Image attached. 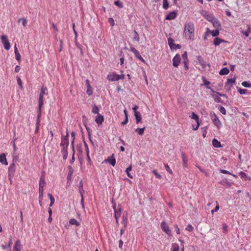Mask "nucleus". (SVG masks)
Listing matches in <instances>:
<instances>
[{
    "label": "nucleus",
    "instance_id": "1",
    "mask_svg": "<svg viewBox=\"0 0 251 251\" xmlns=\"http://www.w3.org/2000/svg\"><path fill=\"white\" fill-rule=\"evenodd\" d=\"M195 27L192 22H189L185 24L184 26V37L189 40L193 41L195 39Z\"/></svg>",
    "mask_w": 251,
    "mask_h": 251
},
{
    "label": "nucleus",
    "instance_id": "2",
    "mask_svg": "<svg viewBox=\"0 0 251 251\" xmlns=\"http://www.w3.org/2000/svg\"><path fill=\"white\" fill-rule=\"evenodd\" d=\"M210 117L213 124L216 126L218 128H220L222 126V125L215 113L213 112L211 113Z\"/></svg>",
    "mask_w": 251,
    "mask_h": 251
},
{
    "label": "nucleus",
    "instance_id": "3",
    "mask_svg": "<svg viewBox=\"0 0 251 251\" xmlns=\"http://www.w3.org/2000/svg\"><path fill=\"white\" fill-rule=\"evenodd\" d=\"M109 81H116L120 79H123L124 78V75H119L115 73L109 74L107 77Z\"/></svg>",
    "mask_w": 251,
    "mask_h": 251
},
{
    "label": "nucleus",
    "instance_id": "4",
    "mask_svg": "<svg viewBox=\"0 0 251 251\" xmlns=\"http://www.w3.org/2000/svg\"><path fill=\"white\" fill-rule=\"evenodd\" d=\"M69 133L67 132V134L66 136H63L61 137V142L60 143V146L62 147V149L68 148L69 146Z\"/></svg>",
    "mask_w": 251,
    "mask_h": 251
},
{
    "label": "nucleus",
    "instance_id": "5",
    "mask_svg": "<svg viewBox=\"0 0 251 251\" xmlns=\"http://www.w3.org/2000/svg\"><path fill=\"white\" fill-rule=\"evenodd\" d=\"M162 230L165 232L168 235H171V230H170L168 224L164 221L161 222L160 225Z\"/></svg>",
    "mask_w": 251,
    "mask_h": 251
},
{
    "label": "nucleus",
    "instance_id": "6",
    "mask_svg": "<svg viewBox=\"0 0 251 251\" xmlns=\"http://www.w3.org/2000/svg\"><path fill=\"white\" fill-rule=\"evenodd\" d=\"M1 42L3 44L4 49L6 50H9L10 48V45L8 41V40L7 37L5 35H2L1 36Z\"/></svg>",
    "mask_w": 251,
    "mask_h": 251
},
{
    "label": "nucleus",
    "instance_id": "7",
    "mask_svg": "<svg viewBox=\"0 0 251 251\" xmlns=\"http://www.w3.org/2000/svg\"><path fill=\"white\" fill-rule=\"evenodd\" d=\"M236 77H234L233 78H231L230 79H228L226 83L225 84L226 87H228V89L230 90L231 88L232 87L234 84L235 83Z\"/></svg>",
    "mask_w": 251,
    "mask_h": 251
},
{
    "label": "nucleus",
    "instance_id": "8",
    "mask_svg": "<svg viewBox=\"0 0 251 251\" xmlns=\"http://www.w3.org/2000/svg\"><path fill=\"white\" fill-rule=\"evenodd\" d=\"M180 56L178 54H176L173 59V65L174 67H177L180 61Z\"/></svg>",
    "mask_w": 251,
    "mask_h": 251
},
{
    "label": "nucleus",
    "instance_id": "9",
    "mask_svg": "<svg viewBox=\"0 0 251 251\" xmlns=\"http://www.w3.org/2000/svg\"><path fill=\"white\" fill-rule=\"evenodd\" d=\"M86 119V117L84 115V116H82L83 122L84 125V126H85V128L86 129V130H87V132L88 133L89 140L92 143H93L92 140H91V138H90V135H91V134L92 133V130H91V128L89 126H87V124H86V122H85Z\"/></svg>",
    "mask_w": 251,
    "mask_h": 251
},
{
    "label": "nucleus",
    "instance_id": "10",
    "mask_svg": "<svg viewBox=\"0 0 251 251\" xmlns=\"http://www.w3.org/2000/svg\"><path fill=\"white\" fill-rule=\"evenodd\" d=\"M191 118L195 120V121L197 123V126L195 128H193V130H196L198 129L199 126H200V123H199V116L196 114L195 113L192 112V115H191Z\"/></svg>",
    "mask_w": 251,
    "mask_h": 251
},
{
    "label": "nucleus",
    "instance_id": "11",
    "mask_svg": "<svg viewBox=\"0 0 251 251\" xmlns=\"http://www.w3.org/2000/svg\"><path fill=\"white\" fill-rule=\"evenodd\" d=\"M23 246L19 240H17L13 247V251H21Z\"/></svg>",
    "mask_w": 251,
    "mask_h": 251
},
{
    "label": "nucleus",
    "instance_id": "12",
    "mask_svg": "<svg viewBox=\"0 0 251 251\" xmlns=\"http://www.w3.org/2000/svg\"><path fill=\"white\" fill-rule=\"evenodd\" d=\"M46 181L44 175H42L40 177L39 184V189H44V187L46 185Z\"/></svg>",
    "mask_w": 251,
    "mask_h": 251
},
{
    "label": "nucleus",
    "instance_id": "13",
    "mask_svg": "<svg viewBox=\"0 0 251 251\" xmlns=\"http://www.w3.org/2000/svg\"><path fill=\"white\" fill-rule=\"evenodd\" d=\"M197 59L199 63V64L203 68H205L207 65L206 63L203 60L202 57L201 55H198L197 56ZM208 66H209V64H207Z\"/></svg>",
    "mask_w": 251,
    "mask_h": 251
},
{
    "label": "nucleus",
    "instance_id": "14",
    "mask_svg": "<svg viewBox=\"0 0 251 251\" xmlns=\"http://www.w3.org/2000/svg\"><path fill=\"white\" fill-rule=\"evenodd\" d=\"M44 96L43 95H39V98L38 100V111L40 112L42 107L44 104Z\"/></svg>",
    "mask_w": 251,
    "mask_h": 251
},
{
    "label": "nucleus",
    "instance_id": "15",
    "mask_svg": "<svg viewBox=\"0 0 251 251\" xmlns=\"http://www.w3.org/2000/svg\"><path fill=\"white\" fill-rule=\"evenodd\" d=\"M177 15V12L176 11H172L169 13L166 17V19L167 20H171L175 19Z\"/></svg>",
    "mask_w": 251,
    "mask_h": 251
},
{
    "label": "nucleus",
    "instance_id": "16",
    "mask_svg": "<svg viewBox=\"0 0 251 251\" xmlns=\"http://www.w3.org/2000/svg\"><path fill=\"white\" fill-rule=\"evenodd\" d=\"M104 121V117L100 113H98L96 117L95 121L98 124H101Z\"/></svg>",
    "mask_w": 251,
    "mask_h": 251
},
{
    "label": "nucleus",
    "instance_id": "17",
    "mask_svg": "<svg viewBox=\"0 0 251 251\" xmlns=\"http://www.w3.org/2000/svg\"><path fill=\"white\" fill-rule=\"evenodd\" d=\"M0 162L2 164L8 165V162H7L6 158V155L4 153H1L0 155Z\"/></svg>",
    "mask_w": 251,
    "mask_h": 251
},
{
    "label": "nucleus",
    "instance_id": "18",
    "mask_svg": "<svg viewBox=\"0 0 251 251\" xmlns=\"http://www.w3.org/2000/svg\"><path fill=\"white\" fill-rule=\"evenodd\" d=\"M203 16L207 21L210 22H212L215 18L212 14H209L206 12L203 15Z\"/></svg>",
    "mask_w": 251,
    "mask_h": 251
},
{
    "label": "nucleus",
    "instance_id": "19",
    "mask_svg": "<svg viewBox=\"0 0 251 251\" xmlns=\"http://www.w3.org/2000/svg\"><path fill=\"white\" fill-rule=\"evenodd\" d=\"M113 208L114 209V213H115L114 216H115V219H118L120 217V216H121V210L120 208L116 209L115 205L113 206Z\"/></svg>",
    "mask_w": 251,
    "mask_h": 251
},
{
    "label": "nucleus",
    "instance_id": "20",
    "mask_svg": "<svg viewBox=\"0 0 251 251\" xmlns=\"http://www.w3.org/2000/svg\"><path fill=\"white\" fill-rule=\"evenodd\" d=\"M86 85H87V94L89 95V96H90L92 94V93H93V91H92V87L89 83V81L88 80H86Z\"/></svg>",
    "mask_w": 251,
    "mask_h": 251
},
{
    "label": "nucleus",
    "instance_id": "21",
    "mask_svg": "<svg viewBox=\"0 0 251 251\" xmlns=\"http://www.w3.org/2000/svg\"><path fill=\"white\" fill-rule=\"evenodd\" d=\"M226 42V41L222 39H220L218 37H216L214 38L213 41V44L215 46H219L221 43Z\"/></svg>",
    "mask_w": 251,
    "mask_h": 251
},
{
    "label": "nucleus",
    "instance_id": "22",
    "mask_svg": "<svg viewBox=\"0 0 251 251\" xmlns=\"http://www.w3.org/2000/svg\"><path fill=\"white\" fill-rule=\"evenodd\" d=\"M114 154H112V155L109 157L106 161L108 162L112 166H114L116 164V160L114 158Z\"/></svg>",
    "mask_w": 251,
    "mask_h": 251
},
{
    "label": "nucleus",
    "instance_id": "23",
    "mask_svg": "<svg viewBox=\"0 0 251 251\" xmlns=\"http://www.w3.org/2000/svg\"><path fill=\"white\" fill-rule=\"evenodd\" d=\"M124 113L125 114V120L121 123L122 125H125L127 124L128 121L127 112L126 109L124 110Z\"/></svg>",
    "mask_w": 251,
    "mask_h": 251
},
{
    "label": "nucleus",
    "instance_id": "24",
    "mask_svg": "<svg viewBox=\"0 0 251 251\" xmlns=\"http://www.w3.org/2000/svg\"><path fill=\"white\" fill-rule=\"evenodd\" d=\"M229 69L225 67V68H222L221 70V71L219 72V74L220 75H227L229 73Z\"/></svg>",
    "mask_w": 251,
    "mask_h": 251
},
{
    "label": "nucleus",
    "instance_id": "25",
    "mask_svg": "<svg viewBox=\"0 0 251 251\" xmlns=\"http://www.w3.org/2000/svg\"><path fill=\"white\" fill-rule=\"evenodd\" d=\"M211 23H212L213 26L216 28H218L219 27H221V24L220 22L216 18Z\"/></svg>",
    "mask_w": 251,
    "mask_h": 251
},
{
    "label": "nucleus",
    "instance_id": "26",
    "mask_svg": "<svg viewBox=\"0 0 251 251\" xmlns=\"http://www.w3.org/2000/svg\"><path fill=\"white\" fill-rule=\"evenodd\" d=\"M247 30L246 31H241V33L246 37H248L249 33L251 32V28L249 25H247Z\"/></svg>",
    "mask_w": 251,
    "mask_h": 251
},
{
    "label": "nucleus",
    "instance_id": "27",
    "mask_svg": "<svg viewBox=\"0 0 251 251\" xmlns=\"http://www.w3.org/2000/svg\"><path fill=\"white\" fill-rule=\"evenodd\" d=\"M212 144L214 147L219 148L221 147V143L216 139H214L212 140Z\"/></svg>",
    "mask_w": 251,
    "mask_h": 251
},
{
    "label": "nucleus",
    "instance_id": "28",
    "mask_svg": "<svg viewBox=\"0 0 251 251\" xmlns=\"http://www.w3.org/2000/svg\"><path fill=\"white\" fill-rule=\"evenodd\" d=\"M68 148H64L61 149V153L63 156V158L64 159H66L67 158L68 156Z\"/></svg>",
    "mask_w": 251,
    "mask_h": 251
},
{
    "label": "nucleus",
    "instance_id": "29",
    "mask_svg": "<svg viewBox=\"0 0 251 251\" xmlns=\"http://www.w3.org/2000/svg\"><path fill=\"white\" fill-rule=\"evenodd\" d=\"M134 116L135 117V119H136L137 124H138L140 122H141L142 117H141V115L139 112L136 113V114H134Z\"/></svg>",
    "mask_w": 251,
    "mask_h": 251
},
{
    "label": "nucleus",
    "instance_id": "30",
    "mask_svg": "<svg viewBox=\"0 0 251 251\" xmlns=\"http://www.w3.org/2000/svg\"><path fill=\"white\" fill-rule=\"evenodd\" d=\"M69 223L72 225H75L76 226H79L80 225L79 223L75 219H70Z\"/></svg>",
    "mask_w": 251,
    "mask_h": 251
},
{
    "label": "nucleus",
    "instance_id": "31",
    "mask_svg": "<svg viewBox=\"0 0 251 251\" xmlns=\"http://www.w3.org/2000/svg\"><path fill=\"white\" fill-rule=\"evenodd\" d=\"M168 44L171 49H174V45H175L174 40L171 37L168 39Z\"/></svg>",
    "mask_w": 251,
    "mask_h": 251
},
{
    "label": "nucleus",
    "instance_id": "32",
    "mask_svg": "<svg viewBox=\"0 0 251 251\" xmlns=\"http://www.w3.org/2000/svg\"><path fill=\"white\" fill-rule=\"evenodd\" d=\"M127 213H124L123 215L122 223L126 226L127 224Z\"/></svg>",
    "mask_w": 251,
    "mask_h": 251
},
{
    "label": "nucleus",
    "instance_id": "33",
    "mask_svg": "<svg viewBox=\"0 0 251 251\" xmlns=\"http://www.w3.org/2000/svg\"><path fill=\"white\" fill-rule=\"evenodd\" d=\"M79 192L81 196H82V193L84 192L83 189V182L80 180L79 183Z\"/></svg>",
    "mask_w": 251,
    "mask_h": 251
},
{
    "label": "nucleus",
    "instance_id": "34",
    "mask_svg": "<svg viewBox=\"0 0 251 251\" xmlns=\"http://www.w3.org/2000/svg\"><path fill=\"white\" fill-rule=\"evenodd\" d=\"M145 129V127L143 128H138L135 129V131L137 132L140 135H142Z\"/></svg>",
    "mask_w": 251,
    "mask_h": 251
},
{
    "label": "nucleus",
    "instance_id": "35",
    "mask_svg": "<svg viewBox=\"0 0 251 251\" xmlns=\"http://www.w3.org/2000/svg\"><path fill=\"white\" fill-rule=\"evenodd\" d=\"M171 251H179V246L177 244L174 243L172 244Z\"/></svg>",
    "mask_w": 251,
    "mask_h": 251
},
{
    "label": "nucleus",
    "instance_id": "36",
    "mask_svg": "<svg viewBox=\"0 0 251 251\" xmlns=\"http://www.w3.org/2000/svg\"><path fill=\"white\" fill-rule=\"evenodd\" d=\"M134 36L133 37V40H135L137 42L139 41V40H140L139 35L138 34V33L136 32V30L134 31Z\"/></svg>",
    "mask_w": 251,
    "mask_h": 251
},
{
    "label": "nucleus",
    "instance_id": "37",
    "mask_svg": "<svg viewBox=\"0 0 251 251\" xmlns=\"http://www.w3.org/2000/svg\"><path fill=\"white\" fill-rule=\"evenodd\" d=\"M48 94V89L46 87H42L41 90V92L40 94L43 95H47Z\"/></svg>",
    "mask_w": 251,
    "mask_h": 251
},
{
    "label": "nucleus",
    "instance_id": "38",
    "mask_svg": "<svg viewBox=\"0 0 251 251\" xmlns=\"http://www.w3.org/2000/svg\"><path fill=\"white\" fill-rule=\"evenodd\" d=\"M242 85L245 87H247V88L251 87V83H250L248 81H243L242 83Z\"/></svg>",
    "mask_w": 251,
    "mask_h": 251
},
{
    "label": "nucleus",
    "instance_id": "39",
    "mask_svg": "<svg viewBox=\"0 0 251 251\" xmlns=\"http://www.w3.org/2000/svg\"><path fill=\"white\" fill-rule=\"evenodd\" d=\"M169 7V3L167 0H163V8L167 9Z\"/></svg>",
    "mask_w": 251,
    "mask_h": 251
},
{
    "label": "nucleus",
    "instance_id": "40",
    "mask_svg": "<svg viewBox=\"0 0 251 251\" xmlns=\"http://www.w3.org/2000/svg\"><path fill=\"white\" fill-rule=\"evenodd\" d=\"M99 108H98V107L97 106H96V105H95L93 107V108H92V112L94 113V114H97L98 113H99Z\"/></svg>",
    "mask_w": 251,
    "mask_h": 251
},
{
    "label": "nucleus",
    "instance_id": "41",
    "mask_svg": "<svg viewBox=\"0 0 251 251\" xmlns=\"http://www.w3.org/2000/svg\"><path fill=\"white\" fill-rule=\"evenodd\" d=\"M135 57L137 58H138L139 60H140L141 61H142V62H145V60L144 59H143V58L141 56V55H140L139 52H137V53H136L135 55Z\"/></svg>",
    "mask_w": 251,
    "mask_h": 251
},
{
    "label": "nucleus",
    "instance_id": "42",
    "mask_svg": "<svg viewBox=\"0 0 251 251\" xmlns=\"http://www.w3.org/2000/svg\"><path fill=\"white\" fill-rule=\"evenodd\" d=\"M219 110L220 111V112L223 115H226V109L224 107L222 106H221L219 108Z\"/></svg>",
    "mask_w": 251,
    "mask_h": 251
},
{
    "label": "nucleus",
    "instance_id": "43",
    "mask_svg": "<svg viewBox=\"0 0 251 251\" xmlns=\"http://www.w3.org/2000/svg\"><path fill=\"white\" fill-rule=\"evenodd\" d=\"M39 198L40 200H43L44 195V189H39Z\"/></svg>",
    "mask_w": 251,
    "mask_h": 251
},
{
    "label": "nucleus",
    "instance_id": "44",
    "mask_svg": "<svg viewBox=\"0 0 251 251\" xmlns=\"http://www.w3.org/2000/svg\"><path fill=\"white\" fill-rule=\"evenodd\" d=\"M211 34L213 37L217 36L219 34V31L218 29L211 31Z\"/></svg>",
    "mask_w": 251,
    "mask_h": 251
},
{
    "label": "nucleus",
    "instance_id": "45",
    "mask_svg": "<svg viewBox=\"0 0 251 251\" xmlns=\"http://www.w3.org/2000/svg\"><path fill=\"white\" fill-rule=\"evenodd\" d=\"M185 229L189 231H192L194 230V227L191 225L188 224L186 226Z\"/></svg>",
    "mask_w": 251,
    "mask_h": 251
},
{
    "label": "nucleus",
    "instance_id": "46",
    "mask_svg": "<svg viewBox=\"0 0 251 251\" xmlns=\"http://www.w3.org/2000/svg\"><path fill=\"white\" fill-rule=\"evenodd\" d=\"M18 161V156L16 154L15 152L13 153V163L17 162Z\"/></svg>",
    "mask_w": 251,
    "mask_h": 251
},
{
    "label": "nucleus",
    "instance_id": "47",
    "mask_svg": "<svg viewBox=\"0 0 251 251\" xmlns=\"http://www.w3.org/2000/svg\"><path fill=\"white\" fill-rule=\"evenodd\" d=\"M114 4L119 8H122L123 7V4L122 2H121L119 0H117L114 2Z\"/></svg>",
    "mask_w": 251,
    "mask_h": 251
},
{
    "label": "nucleus",
    "instance_id": "48",
    "mask_svg": "<svg viewBox=\"0 0 251 251\" xmlns=\"http://www.w3.org/2000/svg\"><path fill=\"white\" fill-rule=\"evenodd\" d=\"M241 178H244L245 180L250 179V178L247 176V174H239Z\"/></svg>",
    "mask_w": 251,
    "mask_h": 251
},
{
    "label": "nucleus",
    "instance_id": "49",
    "mask_svg": "<svg viewBox=\"0 0 251 251\" xmlns=\"http://www.w3.org/2000/svg\"><path fill=\"white\" fill-rule=\"evenodd\" d=\"M247 91H248V90L247 89H241V88L238 89V92H239V93L241 95L247 94Z\"/></svg>",
    "mask_w": 251,
    "mask_h": 251
},
{
    "label": "nucleus",
    "instance_id": "50",
    "mask_svg": "<svg viewBox=\"0 0 251 251\" xmlns=\"http://www.w3.org/2000/svg\"><path fill=\"white\" fill-rule=\"evenodd\" d=\"M188 58H186V59H185L183 61V63L184 64V68H185V70H188L189 69L188 65Z\"/></svg>",
    "mask_w": 251,
    "mask_h": 251
},
{
    "label": "nucleus",
    "instance_id": "51",
    "mask_svg": "<svg viewBox=\"0 0 251 251\" xmlns=\"http://www.w3.org/2000/svg\"><path fill=\"white\" fill-rule=\"evenodd\" d=\"M217 205L216 206L215 208L211 210V213L212 214H213L214 212H217L219 209V205L217 201H216Z\"/></svg>",
    "mask_w": 251,
    "mask_h": 251
},
{
    "label": "nucleus",
    "instance_id": "52",
    "mask_svg": "<svg viewBox=\"0 0 251 251\" xmlns=\"http://www.w3.org/2000/svg\"><path fill=\"white\" fill-rule=\"evenodd\" d=\"M204 85L206 86V87L207 89H210L211 92H215V91L213 89H212L210 87L208 86V85L210 84V82L209 81H205L204 82Z\"/></svg>",
    "mask_w": 251,
    "mask_h": 251
},
{
    "label": "nucleus",
    "instance_id": "53",
    "mask_svg": "<svg viewBox=\"0 0 251 251\" xmlns=\"http://www.w3.org/2000/svg\"><path fill=\"white\" fill-rule=\"evenodd\" d=\"M14 168H15V164L12 163V164H11L9 167V170L11 172L15 171Z\"/></svg>",
    "mask_w": 251,
    "mask_h": 251
},
{
    "label": "nucleus",
    "instance_id": "54",
    "mask_svg": "<svg viewBox=\"0 0 251 251\" xmlns=\"http://www.w3.org/2000/svg\"><path fill=\"white\" fill-rule=\"evenodd\" d=\"M130 50L135 55L136 53H137V52H138L139 51L137 50L136 49H135L134 47H131L130 48Z\"/></svg>",
    "mask_w": 251,
    "mask_h": 251
},
{
    "label": "nucleus",
    "instance_id": "55",
    "mask_svg": "<svg viewBox=\"0 0 251 251\" xmlns=\"http://www.w3.org/2000/svg\"><path fill=\"white\" fill-rule=\"evenodd\" d=\"M130 50L135 55L136 53H137V52H138L139 51L137 50L136 49H135L134 47H131L130 48Z\"/></svg>",
    "mask_w": 251,
    "mask_h": 251
},
{
    "label": "nucleus",
    "instance_id": "56",
    "mask_svg": "<svg viewBox=\"0 0 251 251\" xmlns=\"http://www.w3.org/2000/svg\"><path fill=\"white\" fill-rule=\"evenodd\" d=\"M15 58H16V59L17 60L19 61L20 60V59H21V55L20 54V53L18 51V52H15Z\"/></svg>",
    "mask_w": 251,
    "mask_h": 251
},
{
    "label": "nucleus",
    "instance_id": "57",
    "mask_svg": "<svg viewBox=\"0 0 251 251\" xmlns=\"http://www.w3.org/2000/svg\"><path fill=\"white\" fill-rule=\"evenodd\" d=\"M27 23V21L25 18H23L22 19V25L24 26H26Z\"/></svg>",
    "mask_w": 251,
    "mask_h": 251
},
{
    "label": "nucleus",
    "instance_id": "58",
    "mask_svg": "<svg viewBox=\"0 0 251 251\" xmlns=\"http://www.w3.org/2000/svg\"><path fill=\"white\" fill-rule=\"evenodd\" d=\"M75 45L77 47V48L80 50V53L82 54V52H82V46L79 44H78V43H75Z\"/></svg>",
    "mask_w": 251,
    "mask_h": 251
},
{
    "label": "nucleus",
    "instance_id": "59",
    "mask_svg": "<svg viewBox=\"0 0 251 251\" xmlns=\"http://www.w3.org/2000/svg\"><path fill=\"white\" fill-rule=\"evenodd\" d=\"M84 145H85V147L86 150V152H87V155L88 158L89 159H90V157H89V150H88V146H87V144L85 142H84Z\"/></svg>",
    "mask_w": 251,
    "mask_h": 251
},
{
    "label": "nucleus",
    "instance_id": "60",
    "mask_svg": "<svg viewBox=\"0 0 251 251\" xmlns=\"http://www.w3.org/2000/svg\"><path fill=\"white\" fill-rule=\"evenodd\" d=\"M17 82L18 85L20 86V87L22 88L23 87L22 86V81L20 77H18L17 79Z\"/></svg>",
    "mask_w": 251,
    "mask_h": 251
},
{
    "label": "nucleus",
    "instance_id": "61",
    "mask_svg": "<svg viewBox=\"0 0 251 251\" xmlns=\"http://www.w3.org/2000/svg\"><path fill=\"white\" fill-rule=\"evenodd\" d=\"M138 108V106L137 105H135L132 108V109L134 111V114H136V113H138L139 112H138L137 111V109Z\"/></svg>",
    "mask_w": 251,
    "mask_h": 251
},
{
    "label": "nucleus",
    "instance_id": "62",
    "mask_svg": "<svg viewBox=\"0 0 251 251\" xmlns=\"http://www.w3.org/2000/svg\"><path fill=\"white\" fill-rule=\"evenodd\" d=\"M108 22L110 23V24H111V25L112 26L114 25V20L113 19V18H109L108 19Z\"/></svg>",
    "mask_w": 251,
    "mask_h": 251
},
{
    "label": "nucleus",
    "instance_id": "63",
    "mask_svg": "<svg viewBox=\"0 0 251 251\" xmlns=\"http://www.w3.org/2000/svg\"><path fill=\"white\" fill-rule=\"evenodd\" d=\"M123 245V241L122 240L120 239L119 242V248L121 249H122Z\"/></svg>",
    "mask_w": 251,
    "mask_h": 251
},
{
    "label": "nucleus",
    "instance_id": "64",
    "mask_svg": "<svg viewBox=\"0 0 251 251\" xmlns=\"http://www.w3.org/2000/svg\"><path fill=\"white\" fill-rule=\"evenodd\" d=\"M223 229L224 230V232H226L227 231V226L226 224L223 225Z\"/></svg>",
    "mask_w": 251,
    "mask_h": 251
}]
</instances>
